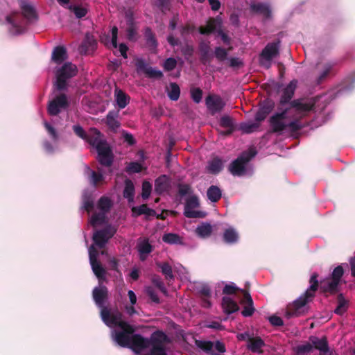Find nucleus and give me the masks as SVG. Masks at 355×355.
I'll return each instance as SVG.
<instances>
[{
    "instance_id": "44",
    "label": "nucleus",
    "mask_w": 355,
    "mask_h": 355,
    "mask_svg": "<svg viewBox=\"0 0 355 355\" xmlns=\"http://www.w3.org/2000/svg\"><path fill=\"white\" fill-rule=\"evenodd\" d=\"M97 206L101 212L106 214L110 211L112 202L108 197L103 196L98 200Z\"/></svg>"
},
{
    "instance_id": "32",
    "label": "nucleus",
    "mask_w": 355,
    "mask_h": 355,
    "mask_svg": "<svg viewBox=\"0 0 355 355\" xmlns=\"http://www.w3.org/2000/svg\"><path fill=\"white\" fill-rule=\"evenodd\" d=\"M212 226L207 223H202L196 229V234L200 238H208L212 233Z\"/></svg>"
},
{
    "instance_id": "38",
    "label": "nucleus",
    "mask_w": 355,
    "mask_h": 355,
    "mask_svg": "<svg viewBox=\"0 0 355 355\" xmlns=\"http://www.w3.org/2000/svg\"><path fill=\"white\" fill-rule=\"evenodd\" d=\"M338 306L334 310L337 315H343L348 308V301L345 300L343 293H339L337 296Z\"/></svg>"
},
{
    "instance_id": "53",
    "label": "nucleus",
    "mask_w": 355,
    "mask_h": 355,
    "mask_svg": "<svg viewBox=\"0 0 355 355\" xmlns=\"http://www.w3.org/2000/svg\"><path fill=\"white\" fill-rule=\"evenodd\" d=\"M302 128L303 126L302 125L299 120L292 121L288 123H286V130L288 129L291 133L297 132V131L300 130Z\"/></svg>"
},
{
    "instance_id": "12",
    "label": "nucleus",
    "mask_w": 355,
    "mask_h": 355,
    "mask_svg": "<svg viewBox=\"0 0 355 355\" xmlns=\"http://www.w3.org/2000/svg\"><path fill=\"white\" fill-rule=\"evenodd\" d=\"M315 101L313 98H300L290 102V107L300 113H306L314 110Z\"/></svg>"
},
{
    "instance_id": "40",
    "label": "nucleus",
    "mask_w": 355,
    "mask_h": 355,
    "mask_svg": "<svg viewBox=\"0 0 355 355\" xmlns=\"http://www.w3.org/2000/svg\"><path fill=\"white\" fill-rule=\"evenodd\" d=\"M156 265L161 269V272L166 280L174 278L172 267L168 262H157Z\"/></svg>"
},
{
    "instance_id": "52",
    "label": "nucleus",
    "mask_w": 355,
    "mask_h": 355,
    "mask_svg": "<svg viewBox=\"0 0 355 355\" xmlns=\"http://www.w3.org/2000/svg\"><path fill=\"white\" fill-rule=\"evenodd\" d=\"M152 191V184L148 181H144L142 183L141 197L143 200H147Z\"/></svg>"
},
{
    "instance_id": "42",
    "label": "nucleus",
    "mask_w": 355,
    "mask_h": 355,
    "mask_svg": "<svg viewBox=\"0 0 355 355\" xmlns=\"http://www.w3.org/2000/svg\"><path fill=\"white\" fill-rule=\"evenodd\" d=\"M94 135H87V138L85 139L91 146L97 148V145L101 144L105 140H102L100 139L101 134L99 130L97 129L93 130Z\"/></svg>"
},
{
    "instance_id": "45",
    "label": "nucleus",
    "mask_w": 355,
    "mask_h": 355,
    "mask_svg": "<svg viewBox=\"0 0 355 355\" xmlns=\"http://www.w3.org/2000/svg\"><path fill=\"white\" fill-rule=\"evenodd\" d=\"M232 47L225 49L220 46H217L214 49V55L219 62H223L227 59L228 51H231Z\"/></svg>"
},
{
    "instance_id": "39",
    "label": "nucleus",
    "mask_w": 355,
    "mask_h": 355,
    "mask_svg": "<svg viewBox=\"0 0 355 355\" xmlns=\"http://www.w3.org/2000/svg\"><path fill=\"white\" fill-rule=\"evenodd\" d=\"M144 36L146 40V44L151 49H155L157 46V41L155 35L150 27H146L144 31Z\"/></svg>"
},
{
    "instance_id": "64",
    "label": "nucleus",
    "mask_w": 355,
    "mask_h": 355,
    "mask_svg": "<svg viewBox=\"0 0 355 355\" xmlns=\"http://www.w3.org/2000/svg\"><path fill=\"white\" fill-rule=\"evenodd\" d=\"M146 294L148 295V296L150 298V300L153 302H155L156 304L160 303L159 298L156 291H155V289L153 287H151V286L147 287L146 289Z\"/></svg>"
},
{
    "instance_id": "1",
    "label": "nucleus",
    "mask_w": 355,
    "mask_h": 355,
    "mask_svg": "<svg viewBox=\"0 0 355 355\" xmlns=\"http://www.w3.org/2000/svg\"><path fill=\"white\" fill-rule=\"evenodd\" d=\"M343 275V267L339 265L333 270L329 278L321 280L319 284L318 275L316 272L313 273L309 279L310 286L304 293L287 305L284 316L290 319L303 315L306 311V305L313 301L318 289L326 297L338 293Z\"/></svg>"
},
{
    "instance_id": "18",
    "label": "nucleus",
    "mask_w": 355,
    "mask_h": 355,
    "mask_svg": "<svg viewBox=\"0 0 355 355\" xmlns=\"http://www.w3.org/2000/svg\"><path fill=\"white\" fill-rule=\"evenodd\" d=\"M96 46L97 42L94 36L87 33L79 47V51L81 54L87 55L93 52L96 49Z\"/></svg>"
},
{
    "instance_id": "47",
    "label": "nucleus",
    "mask_w": 355,
    "mask_h": 355,
    "mask_svg": "<svg viewBox=\"0 0 355 355\" xmlns=\"http://www.w3.org/2000/svg\"><path fill=\"white\" fill-rule=\"evenodd\" d=\"M260 124L257 122L256 123H245L241 124V130L243 132L246 134H250L257 130L259 127Z\"/></svg>"
},
{
    "instance_id": "54",
    "label": "nucleus",
    "mask_w": 355,
    "mask_h": 355,
    "mask_svg": "<svg viewBox=\"0 0 355 355\" xmlns=\"http://www.w3.org/2000/svg\"><path fill=\"white\" fill-rule=\"evenodd\" d=\"M181 52L184 58L188 60L189 58L193 56L194 53V48L192 45L188 43H185L184 45L181 48Z\"/></svg>"
},
{
    "instance_id": "19",
    "label": "nucleus",
    "mask_w": 355,
    "mask_h": 355,
    "mask_svg": "<svg viewBox=\"0 0 355 355\" xmlns=\"http://www.w3.org/2000/svg\"><path fill=\"white\" fill-rule=\"evenodd\" d=\"M93 299L96 304L99 307H104V303L108 298V290L105 286L95 287L92 291Z\"/></svg>"
},
{
    "instance_id": "4",
    "label": "nucleus",
    "mask_w": 355,
    "mask_h": 355,
    "mask_svg": "<svg viewBox=\"0 0 355 355\" xmlns=\"http://www.w3.org/2000/svg\"><path fill=\"white\" fill-rule=\"evenodd\" d=\"M168 341V338L162 331L157 330L150 336V355H167L164 343Z\"/></svg>"
},
{
    "instance_id": "58",
    "label": "nucleus",
    "mask_w": 355,
    "mask_h": 355,
    "mask_svg": "<svg viewBox=\"0 0 355 355\" xmlns=\"http://www.w3.org/2000/svg\"><path fill=\"white\" fill-rule=\"evenodd\" d=\"M153 250L152 245L148 243V241H144L139 245V252L142 254H148Z\"/></svg>"
},
{
    "instance_id": "10",
    "label": "nucleus",
    "mask_w": 355,
    "mask_h": 355,
    "mask_svg": "<svg viewBox=\"0 0 355 355\" xmlns=\"http://www.w3.org/2000/svg\"><path fill=\"white\" fill-rule=\"evenodd\" d=\"M98 251L91 246L89 249V261L92 269L99 281L105 279L106 270L101 263L97 260Z\"/></svg>"
},
{
    "instance_id": "49",
    "label": "nucleus",
    "mask_w": 355,
    "mask_h": 355,
    "mask_svg": "<svg viewBox=\"0 0 355 355\" xmlns=\"http://www.w3.org/2000/svg\"><path fill=\"white\" fill-rule=\"evenodd\" d=\"M89 179L91 184H92L94 187H97L98 184L104 180V177L100 172L91 171Z\"/></svg>"
},
{
    "instance_id": "15",
    "label": "nucleus",
    "mask_w": 355,
    "mask_h": 355,
    "mask_svg": "<svg viewBox=\"0 0 355 355\" xmlns=\"http://www.w3.org/2000/svg\"><path fill=\"white\" fill-rule=\"evenodd\" d=\"M297 80L296 79L292 80L286 87L282 90V95L280 96L279 105L284 106L292 101V98L294 96L295 92L297 87Z\"/></svg>"
},
{
    "instance_id": "20",
    "label": "nucleus",
    "mask_w": 355,
    "mask_h": 355,
    "mask_svg": "<svg viewBox=\"0 0 355 355\" xmlns=\"http://www.w3.org/2000/svg\"><path fill=\"white\" fill-rule=\"evenodd\" d=\"M198 50L200 62L205 65L209 63L212 58L210 53V42L204 40L200 41L198 44Z\"/></svg>"
},
{
    "instance_id": "35",
    "label": "nucleus",
    "mask_w": 355,
    "mask_h": 355,
    "mask_svg": "<svg viewBox=\"0 0 355 355\" xmlns=\"http://www.w3.org/2000/svg\"><path fill=\"white\" fill-rule=\"evenodd\" d=\"M162 241L170 245H183V239L175 233H166L162 236Z\"/></svg>"
},
{
    "instance_id": "61",
    "label": "nucleus",
    "mask_w": 355,
    "mask_h": 355,
    "mask_svg": "<svg viewBox=\"0 0 355 355\" xmlns=\"http://www.w3.org/2000/svg\"><path fill=\"white\" fill-rule=\"evenodd\" d=\"M142 169L141 164L137 162H130L126 167V172L128 173H139Z\"/></svg>"
},
{
    "instance_id": "27",
    "label": "nucleus",
    "mask_w": 355,
    "mask_h": 355,
    "mask_svg": "<svg viewBox=\"0 0 355 355\" xmlns=\"http://www.w3.org/2000/svg\"><path fill=\"white\" fill-rule=\"evenodd\" d=\"M67 59L66 48L63 46H55L52 52L51 60L55 63L60 64Z\"/></svg>"
},
{
    "instance_id": "9",
    "label": "nucleus",
    "mask_w": 355,
    "mask_h": 355,
    "mask_svg": "<svg viewBox=\"0 0 355 355\" xmlns=\"http://www.w3.org/2000/svg\"><path fill=\"white\" fill-rule=\"evenodd\" d=\"M116 230L112 225H107L105 228L96 231L93 235L94 243L100 248H104L108 241L114 235Z\"/></svg>"
},
{
    "instance_id": "17",
    "label": "nucleus",
    "mask_w": 355,
    "mask_h": 355,
    "mask_svg": "<svg viewBox=\"0 0 355 355\" xmlns=\"http://www.w3.org/2000/svg\"><path fill=\"white\" fill-rule=\"evenodd\" d=\"M251 12L261 15L264 20L271 19L272 11L268 4L264 3H254L250 6Z\"/></svg>"
},
{
    "instance_id": "3",
    "label": "nucleus",
    "mask_w": 355,
    "mask_h": 355,
    "mask_svg": "<svg viewBox=\"0 0 355 355\" xmlns=\"http://www.w3.org/2000/svg\"><path fill=\"white\" fill-rule=\"evenodd\" d=\"M256 154L257 151L252 148L243 152L240 156L230 164L229 166L230 172L234 176L243 175L246 171V164Z\"/></svg>"
},
{
    "instance_id": "46",
    "label": "nucleus",
    "mask_w": 355,
    "mask_h": 355,
    "mask_svg": "<svg viewBox=\"0 0 355 355\" xmlns=\"http://www.w3.org/2000/svg\"><path fill=\"white\" fill-rule=\"evenodd\" d=\"M171 89L168 93V96L171 101H178L180 95V89L175 83H170Z\"/></svg>"
},
{
    "instance_id": "8",
    "label": "nucleus",
    "mask_w": 355,
    "mask_h": 355,
    "mask_svg": "<svg viewBox=\"0 0 355 355\" xmlns=\"http://www.w3.org/2000/svg\"><path fill=\"white\" fill-rule=\"evenodd\" d=\"M199 206V200L196 196L188 198L184 205V215L189 218H202L205 217L206 214L205 212L193 210Z\"/></svg>"
},
{
    "instance_id": "26",
    "label": "nucleus",
    "mask_w": 355,
    "mask_h": 355,
    "mask_svg": "<svg viewBox=\"0 0 355 355\" xmlns=\"http://www.w3.org/2000/svg\"><path fill=\"white\" fill-rule=\"evenodd\" d=\"M132 216L135 217L145 215L146 218L153 217L156 215V211L148 207L146 204H143L140 206L133 207L132 208Z\"/></svg>"
},
{
    "instance_id": "33",
    "label": "nucleus",
    "mask_w": 355,
    "mask_h": 355,
    "mask_svg": "<svg viewBox=\"0 0 355 355\" xmlns=\"http://www.w3.org/2000/svg\"><path fill=\"white\" fill-rule=\"evenodd\" d=\"M115 101L120 109H123L130 102V97L122 90L115 91Z\"/></svg>"
},
{
    "instance_id": "7",
    "label": "nucleus",
    "mask_w": 355,
    "mask_h": 355,
    "mask_svg": "<svg viewBox=\"0 0 355 355\" xmlns=\"http://www.w3.org/2000/svg\"><path fill=\"white\" fill-rule=\"evenodd\" d=\"M122 331L115 332L114 340L119 346L129 348L131 336L135 333V329L130 324H122Z\"/></svg>"
},
{
    "instance_id": "24",
    "label": "nucleus",
    "mask_w": 355,
    "mask_h": 355,
    "mask_svg": "<svg viewBox=\"0 0 355 355\" xmlns=\"http://www.w3.org/2000/svg\"><path fill=\"white\" fill-rule=\"evenodd\" d=\"M222 308L227 315L235 313L239 310V306L237 303L230 297H223L221 302Z\"/></svg>"
},
{
    "instance_id": "22",
    "label": "nucleus",
    "mask_w": 355,
    "mask_h": 355,
    "mask_svg": "<svg viewBox=\"0 0 355 355\" xmlns=\"http://www.w3.org/2000/svg\"><path fill=\"white\" fill-rule=\"evenodd\" d=\"M119 115V110H111L108 112L106 116L105 123L109 128L114 132H116L121 125L120 122L117 120Z\"/></svg>"
},
{
    "instance_id": "31",
    "label": "nucleus",
    "mask_w": 355,
    "mask_h": 355,
    "mask_svg": "<svg viewBox=\"0 0 355 355\" xmlns=\"http://www.w3.org/2000/svg\"><path fill=\"white\" fill-rule=\"evenodd\" d=\"M218 21L216 18L210 17L205 26H200L198 28L199 33L202 35H209L213 33L217 27Z\"/></svg>"
},
{
    "instance_id": "41",
    "label": "nucleus",
    "mask_w": 355,
    "mask_h": 355,
    "mask_svg": "<svg viewBox=\"0 0 355 355\" xmlns=\"http://www.w3.org/2000/svg\"><path fill=\"white\" fill-rule=\"evenodd\" d=\"M135 196V186L132 180L126 179L125 180V188L123 190V197L128 201H132Z\"/></svg>"
},
{
    "instance_id": "63",
    "label": "nucleus",
    "mask_w": 355,
    "mask_h": 355,
    "mask_svg": "<svg viewBox=\"0 0 355 355\" xmlns=\"http://www.w3.org/2000/svg\"><path fill=\"white\" fill-rule=\"evenodd\" d=\"M333 67V64L330 63H327L324 65V71L321 73V74L319 76L317 80L318 84H320L324 78L329 75L330 71H331V69Z\"/></svg>"
},
{
    "instance_id": "2",
    "label": "nucleus",
    "mask_w": 355,
    "mask_h": 355,
    "mask_svg": "<svg viewBox=\"0 0 355 355\" xmlns=\"http://www.w3.org/2000/svg\"><path fill=\"white\" fill-rule=\"evenodd\" d=\"M78 73L77 67L70 62H65L56 71V88L58 90L62 91L67 88V82L69 79L76 76Z\"/></svg>"
},
{
    "instance_id": "57",
    "label": "nucleus",
    "mask_w": 355,
    "mask_h": 355,
    "mask_svg": "<svg viewBox=\"0 0 355 355\" xmlns=\"http://www.w3.org/2000/svg\"><path fill=\"white\" fill-rule=\"evenodd\" d=\"M153 284L163 293H166V288L164 286V283L159 276L155 275L152 278Z\"/></svg>"
},
{
    "instance_id": "16",
    "label": "nucleus",
    "mask_w": 355,
    "mask_h": 355,
    "mask_svg": "<svg viewBox=\"0 0 355 355\" xmlns=\"http://www.w3.org/2000/svg\"><path fill=\"white\" fill-rule=\"evenodd\" d=\"M280 40L268 43L262 50L260 54V60H265L267 62H271L272 59L279 53Z\"/></svg>"
},
{
    "instance_id": "43",
    "label": "nucleus",
    "mask_w": 355,
    "mask_h": 355,
    "mask_svg": "<svg viewBox=\"0 0 355 355\" xmlns=\"http://www.w3.org/2000/svg\"><path fill=\"white\" fill-rule=\"evenodd\" d=\"M223 169L222 160L218 157L214 158L209 164L208 170L213 174H218Z\"/></svg>"
},
{
    "instance_id": "21",
    "label": "nucleus",
    "mask_w": 355,
    "mask_h": 355,
    "mask_svg": "<svg viewBox=\"0 0 355 355\" xmlns=\"http://www.w3.org/2000/svg\"><path fill=\"white\" fill-rule=\"evenodd\" d=\"M171 188V179L166 175L159 176L155 181V191L162 194Z\"/></svg>"
},
{
    "instance_id": "59",
    "label": "nucleus",
    "mask_w": 355,
    "mask_h": 355,
    "mask_svg": "<svg viewBox=\"0 0 355 355\" xmlns=\"http://www.w3.org/2000/svg\"><path fill=\"white\" fill-rule=\"evenodd\" d=\"M242 289H240L237 287L234 284L232 283L230 284H226L223 289V293L225 295H233L235 294L237 291L241 292Z\"/></svg>"
},
{
    "instance_id": "11",
    "label": "nucleus",
    "mask_w": 355,
    "mask_h": 355,
    "mask_svg": "<svg viewBox=\"0 0 355 355\" xmlns=\"http://www.w3.org/2000/svg\"><path fill=\"white\" fill-rule=\"evenodd\" d=\"M68 105L67 96L64 94H61L49 102L47 108L48 113L51 116H57L62 110L66 109Z\"/></svg>"
},
{
    "instance_id": "25",
    "label": "nucleus",
    "mask_w": 355,
    "mask_h": 355,
    "mask_svg": "<svg viewBox=\"0 0 355 355\" xmlns=\"http://www.w3.org/2000/svg\"><path fill=\"white\" fill-rule=\"evenodd\" d=\"M21 15L18 12H13L6 17V21L8 23L12 25V28L14 29L15 34H20L22 33V28L21 26Z\"/></svg>"
},
{
    "instance_id": "28",
    "label": "nucleus",
    "mask_w": 355,
    "mask_h": 355,
    "mask_svg": "<svg viewBox=\"0 0 355 355\" xmlns=\"http://www.w3.org/2000/svg\"><path fill=\"white\" fill-rule=\"evenodd\" d=\"M220 125L223 128H227V130L221 132V135H230L235 130V124L233 119L227 115L221 116Z\"/></svg>"
},
{
    "instance_id": "14",
    "label": "nucleus",
    "mask_w": 355,
    "mask_h": 355,
    "mask_svg": "<svg viewBox=\"0 0 355 355\" xmlns=\"http://www.w3.org/2000/svg\"><path fill=\"white\" fill-rule=\"evenodd\" d=\"M205 104L212 115L221 112L225 106V103L222 98L214 94H209L206 97Z\"/></svg>"
},
{
    "instance_id": "60",
    "label": "nucleus",
    "mask_w": 355,
    "mask_h": 355,
    "mask_svg": "<svg viewBox=\"0 0 355 355\" xmlns=\"http://www.w3.org/2000/svg\"><path fill=\"white\" fill-rule=\"evenodd\" d=\"M177 66V60L173 58H167L163 64V67L166 71L173 70Z\"/></svg>"
},
{
    "instance_id": "29",
    "label": "nucleus",
    "mask_w": 355,
    "mask_h": 355,
    "mask_svg": "<svg viewBox=\"0 0 355 355\" xmlns=\"http://www.w3.org/2000/svg\"><path fill=\"white\" fill-rule=\"evenodd\" d=\"M223 240L225 243L234 244L239 240L238 232L233 227L225 229L223 234Z\"/></svg>"
},
{
    "instance_id": "23",
    "label": "nucleus",
    "mask_w": 355,
    "mask_h": 355,
    "mask_svg": "<svg viewBox=\"0 0 355 355\" xmlns=\"http://www.w3.org/2000/svg\"><path fill=\"white\" fill-rule=\"evenodd\" d=\"M309 340L311 342L313 347H315L320 352L324 354L329 352V344L327 338L325 336H323L322 338H318V337L315 336H311Z\"/></svg>"
},
{
    "instance_id": "36",
    "label": "nucleus",
    "mask_w": 355,
    "mask_h": 355,
    "mask_svg": "<svg viewBox=\"0 0 355 355\" xmlns=\"http://www.w3.org/2000/svg\"><path fill=\"white\" fill-rule=\"evenodd\" d=\"M207 196L211 202H216L221 198L222 191L218 187L211 185L207 189Z\"/></svg>"
},
{
    "instance_id": "37",
    "label": "nucleus",
    "mask_w": 355,
    "mask_h": 355,
    "mask_svg": "<svg viewBox=\"0 0 355 355\" xmlns=\"http://www.w3.org/2000/svg\"><path fill=\"white\" fill-rule=\"evenodd\" d=\"M21 9L22 10L23 16L28 20H31L37 18V15L34 8L25 2L21 3Z\"/></svg>"
},
{
    "instance_id": "51",
    "label": "nucleus",
    "mask_w": 355,
    "mask_h": 355,
    "mask_svg": "<svg viewBox=\"0 0 355 355\" xmlns=\"http://www.w3.org/2000/svg\"><path fill=\"white\" fill-rule=\"evenodd\" d=\"M191 97L196 103H199L202 98V90L198 87L191 88L190 90Z\"/></svg>"
},
{
    "instance_id": "55",
    "label": "nucleus",
    "mask_w": 355,
    "mask_h": 355,
    "mask_svg": "<svg viewBox=\"0 0 355 355\" xmlns=\"http://www.w3.org/2000/svg\"><path fill=\"white\" fill-rule=\"evenodd\" d=\"M196 30V26L193 24L187 23L185 25L180 27V33L182 37L193 32Z\"/></svg>"
},
{
    "instance_id": "62",
    "label": "nucleus",
    "mask_w": 355,
    "mask_h": 355,
    "mask_svg": "<svg viewBox=\"0 0 355 355\" xmlns=\"http://www.w3.org/2000/svg\"><path fill=\"white\" fill-rule=\"evenodd\" d=\"M69 9L73 10L74 15L78 19L84 17L87 13V10L85 8H84L83 7H80V6H71L69 7Z\"/></svg>"
},
{
    "instance_id": "6",
    "label": "nucleus",
    "mask_w": 355,
    "mask_h": 355,
    "mask_svg": "<svg viewBox=\"0 0 355 355\" xmlns=\"http://www.w3.org/2000/svg\"><path fill=\"white\" fill-rule=\"evenodd\" d=\"M101 316L104 323L109 326H115L122 328V324H128L122 320V313L119 311L110 313L107 307H103L101 311Z\"/></svg>"
},
{
    "instance_id": "48",
    "label": "nucleus",
    "mask_w": 355,
    "mask_h": 355,
    "mask_svg": "<svg viewBox=\"0 0 355 355\" xmlns=\"http://www.w3.org/2000/svg\"><path fill=\"white\" fill-rule=\"evenodd\" d=\"M275 107V103L272 99L267 98L264 100L259 109L269 114Z\"/></svg>"
},
{
    "instance_id": "34",
    "label": "nucleus",
    "mask_w": 355,
    "mask_h": 355,
    "mask_svg": "<svg viewBox=\"0 0 355 355\" xmlns=\"http://www.w3.org/2000/svg\"><path fill=\"white\" fill-rule=\"evenodd\" d=\"M248 348L254 353H261V349L265 345L263 340L260 337L249 338Z\"/></svg>"
},
{
    "instance_id": "50",
    "label": "nucleus",
    "mask_w": 355,
    "mask_h": 355,
    "mask_svg": "<svg viewBox=\"0 0 355 355\" xmlns=\"http://www.w3.org/2000/svg\"><path fill=\"white\" fill-rule=\"evenodd\" d=\"M105 220V213L94 214L91 218L90 223L92 225L95 226L97 224H103Z\"/></svg>"
},
{
    "instance_id": "5",
    "label": "nucleus",
    "mask_w": 355,
    "mask_h": 355,
    "mask_svg": "<svg viewBox=\"0 0 355 355\" xmlns=\"http://www.w3.org/2000/svg\"><path fill=\"white\" fill-rule=\"evenodd\" d=\"M98 153V161L104 166H112L114 159L112 150L106 141L97 145L96 148Z\"/></svg>"
},
{
    "instance_id": "56",
    "label": "nucleus",
    "mask_w": 355,
    "mask_h": 355,
    "mask_svg": "<svg viewBox=\"0 0 355 355\" xmlns=\"http://www.w3.org/2000/svg\"><path fill=\"white\" fill-rule=\"evenodd\" d=\"M178 189L180 196H184L192 193L191 187L188 184L180 183L178 185Z\"/></svg>"
},
{
    "instance_id": "13",
    "label": "nucleus",
    "mask_w": 355,
    "mask_h": 355,
    "mask_svg": "<svg viewBox=\"0 0 355 355\" xmlns=\"http://www.w3.org/2000/svg\"><path fill=\"white\" fill-rule=\"evenodd\" d=\"M150 338L143 337L138 334H132L129 348L136 354H139L150 347Z\"/></svg>"
},
{
    "instance_id": "30",
    "label": "nucleus",
    "mask_w": 355,
    "mask_h": 355,
    "mask_svg": "<svg viewBox=\"0 0 355 355\" xmlns=\"http://www.w3.org/2000/svg\"><path fill=\"white\" fill-rule=\"evenodd\" d=\"M269 123L271 132L279 134L286 130V123L274 116H270Z\"/></svg>"
}]
</instances>
